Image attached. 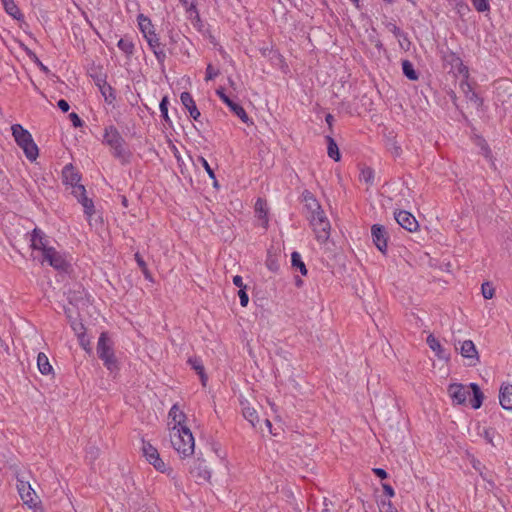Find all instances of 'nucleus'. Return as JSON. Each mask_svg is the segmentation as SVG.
Wrapping results in <instances>:
<instances>
[{
  "label": "nucleus",
  "mask_w": 512,
  "mask_h": 512,
  "mask_svg": "<svg viewBox=\"0 0 512 512\" xmlns=\"http://www.w3.org/2000/svg\"><path fill=\"white\" fill-rule=\"evenodd\" d=\"M246 288H242L238 291V296L240 298V304L242 307H246L249 302L248 294L246 293Z\"/></svg>",
  "instance_id": "8fccbe9b"
},
{
  "label": "nucleus",
  "mask_w": 512,
  "mask_h": 512,
  "mask_svg": "<svg viewBox=\"0 0 512 512\" xmlns=\"http://www.w3.org/2000/svg\"><path fill=\"white\" fill-rule=\"evenodd\" d=\"M380 511L381 512H398L392 505L391 501L388 500V501H381V504H380Z\"/></svg>",
  "instance_id": "09e8293b"
},
{
  "label": "nucleus",
  "mask_w": 512,
  "mask_h": 512,
  "mask_svg": "<svg viewBox=\"0 0 512 512\" xmlns=\"http://www.w3.org/2000/svg\"><path fill=\"white\" fill-rule=\"evenodd\" d=\"M233 284L237 287H239L240 289L242 288H246V286L243 284V279L241 276L239 275H236L233 277Z\"/></svg>",
  "instance_id": "13d9d810"
},
{
  "label": "nucleus",
  "mask_w": 512,
  "mask_h": 512,
  "mask_svg": "<svg viewBox=\"0 0 512 512\" xmlns=\"http://www.w3.org/2000/svg\"><path fill=\"white\" fill-rule=\"evenodd\" d=\"M265 425L269 429V432L272 433V431H271L272 423L270 422V420L266 419L265 420Z\"/></svg>",
  "instance_id": "774afa93"
},
{
  "label": "nucleus",
  "mask_w": 512,
  "mask_h": 512,
  "mask_svg": "<svg viewBox=\"0 0 512 512\" xmlns=\"http://www.w3.org/2000/svg\"><path fill=\"white\" fill-rule=\"evenodd\" d=\"M326 141H327V154L330 158H332L334 161L338 162L341 158V155H340V152H339V148H338V145L336 143V141L334 140L333 137L331 136H326Z\"/></svg>",
  "instance_id": "b1692460"
},
{
  "label": "nucleus",
  "mask_w": 512,
  "mask_h": 512,
  "mask_svg": "<svg viewBox=\"0 0 512 512\" xmlns=\"http://www.w3.org/2000/svg\"><path fill=\"white\" fill-rule=\"evenodd\" d=\"M143 274L145 275V278L146 279H149L151 280V274L150 272L148 271V268L146 267V270H142Z\"/></svg>",
  "instance_id": "338daca9"
},
{
  "label": "nucleus",
  "mask_w": 512,
  "mask_h": 512,
  "mask_svg": "<svg viewBox=\"0 0 512 512\" xmlns=\"http://www.w3.org/2000/svg\"><path fill=\"white\" fill-rule=\"evenodd\" d=\"M190 473L198 483L209 482L211 479V471L205 464V460L200 457H198L190 467Z\"/></svg>",
  "instance_id": "1a4fd4ad"
},
{
  "label": "nucleus",
  "mask_w": 512,
  "mask_h": 512,
  "mask_svg": "<svg viewBox=\"0 0 512 512\" xmlns=\"http://www.w3.org/2000/svg\"><path fill=\"white\" fill-rule=\"evenodd\" d=\"M71 328L74 330V332L79 336L80 334L85 333V327L84 325L79 322L77 319L70 321Z\"/></svg>",
  "instance_id": "c03bdc74"
},
{
  "label": "nucleus",
  "mask_w": 512,
  "mask_h": 512,
  "mask_svg": "<svg viewBox=\"0 0 512 512\" xmlns=\"http://www.w3.org/2000/svg\"><path fill=\"white\" fill-rule=\"evenodd\" d=\"M98 86L105 101L111 104L116 99L114 89L106 81L102 84L98 83Z\"/></svg>",
  "instance_id": "cd10ccee"
},
{
  "label": "nucleus",
  "mask_w": 512,
  "mask_h": 512,
  "mask_svg": "<svg viewBox=\"0 0 512 512\" xmlns=\"http://www.w3.org/2000/svg\"><path fill=\"white\" fill-rule=\"evenodd\" d=\"M188 363L191 365V367L197 372V374H201L204 372V366L200 359L198 358H189Z\"/></svg>",
  "instance_id": "a19ab883"
},
{
  "label": "nucleus",
  "mask_w": 512,
  "mask_h": 512,
  "mask_svg": "<svg viewBox=\"0 0 512 512\" xmlns=\"http://www.w3.org/2000/svg\"><path fill=\"white\" fill-rule=\"evenodd\" d=\"M78 339H79V343L82 346V348L86 352L91 353L92 350H91V347H90V340L86 338L85 333L80 334L78 336Z\"/></svg>",
  "instance_id": "49530a36"
},
{
  "label": "nucleus",
  "mask_w": 512,
  "mask_h": 512,
  "mask_svg": "<svg viewBox=\"0 0 512 512\" xmlns=\"http://www.w3.org/2000/svg\"><path fill=\"white\" fill-rule=\"evenodd\" d=\"M198 161L203 166V168L207 172V174L210 177V179H212L214 181V186L217 187L218 183H217V180H216V176H215L214 170L210 167V165L207 162V160L204 157L200 156L198 158Z\"/></svg>",
  "instance_id": "c9c22d12"
},
{
  "label": "nucleus",
  "mask_w": 512,
  "mask_h": 512,
  "mask_svg": "<svg viewBox=\"0 0 512 512\" xmlns=\"http://www.w3.org/2000/svg\"><path fill=\"white\" fill-rule=\"evenodd\" d=\"M17 489L19 495L25 505H27L34 512H44L41 501L36 495L34 489L28 482L18 479Z\"/></svg>",
  "instance_id": "423d86ee"
},
{
  "label": "nucleus",
  "mask_w": 512,
  "mask_h": 512,
  "mask_svg": "<svg viewBox=\"0 0 512 512\" xmlns=\"http://www.w3.org/2000/svg\"><path fill=\"white\" fill-rule=\"evenodd\" d=\"M135 260L139 267L141 268V270H146L147 265L139 253L135 254Z\"/></svg>",
  "instance_id": "bf43d9fd"
},
{
  "label": "nucleus",
  "mask_w": 512,
  "mask_h": 512,
  "mask_svg": "<svg viewBox=\"0 0 512 512\" xmlns=\"http://www.w3.org/2000/svg\"><path fill=\"white\" fill-rule=\"evenodd\" d=\"M69 118L72 121L74 127L78 128V127L83 126V121L81 120V118L78 116L77 113H75V112L70 113Z\"/></svg>",
  "instance_id": "603ef678"
},
{
  "label": "nucleus",
  "mask_w": 512,
  "mask_h": 512,
  "mask_svg": "<svg viewBox=\"0 0 512 512\" xmlns=\"http://www.w3.org/2000/svg\"><path fill=\"white\" fill-rule=\"evenodd\" d=\"M471 463H472V466H473L474 469H476L478 471L480 470V465H481L480 461H478L475 458H473Z\"/></svg>",
  "instance_id": "69168bd1"
},
{
  "label": "nucleus",
  "mask_w": 512,
  "mask_h": 512,
  "mask_svg": "<svg viewBox=\"0 0 512 512\" xmlns=\"http://www.w3.org/2000/svg\"><path fill=\"white\" fill-rule=\"evenodd\" d=\"M57 106H58V107H59V109H60L61 111H63L64 113L68 112V111H69V108H70V106H69L68 102H67L66 100H64V99H60V100L58 101V103H57Z\"/></svg>",
  "instance_id": "5fc2aeb1"
},
{
  "label": "nucleus",
  "mask_w": 512,
  "mask_h": 512,
  "mask_svg": "<svg viewBox=\"0 0 512 512\" xmlns=\"http://www.w3.org/2000/svg\"><path fill=\"white\" fill-rule=\"evenodd\" d=\"M395 220L402 228L409 232H414L419 227L418 221L414 215L405 210L395 212Z\"/></svg>",
  "instance_id": "9d476101"
},
{
  "label": "nucleus",
  "mask_w": 512,
  "mask_h": 512,
  "mask_svg": "<svg viewBox=\"0 0 512 512\" xmlns=\"http://www.w3.org/2000/svg\"><path fill=\"white\" fill-rule=\"evenodd\" d=\"M168 417L172 420V422H174L172 428L180 429V427H187L186 425H184L186 421V414L179 409L177 404H174L171 407Z\"/></svg>",
  "instance_id": "412c9836"
},
{
  "label": "nucleus",
  "mask_w": 512,
  "mask_h": 512,
  "mask_svg": "<svg viewBox=\"0 0 512 512\" xmlns=\"http://www.w3.org/2000/svg\"><path fill=\"white\" fill-rule=\"evenodd\" d=\"M64 312L67 316V318L69 319V321L71 320H74L75 318H73V315H72V310L70 308H64Z\"/></svg>",
  "instance_id": "0e129e2a"
},
{
  "label": "nucleus",
  "mask_w": 512,
  "mask_h": 512,
  "mask_svg": "<svg viewBox=\"0 0 512 512\" xmlns=\"http://www.w3.org/2000/svg\"><path fill=\"white\" fill-rule=\"evenodd\" d=\"M481 292L485 299H492L495 294V289L490 282H484L481 286Z\"/></svg>",
  "instance_id": "e433bc0d"
},
{
  "label": "nucleus",
  "mask_w": 512,
  "mask_h": 512,
  "mask_svg": "<svg viewBox=\"0 0 512 512\" xmlns=\"http://www.w3.org/2000/svg\"><path fill=\"white\" fill-rule=\"evenodd\" d=\"M217 95L220 99L230 108V110L237 115L244 123H248L249 117L244 110V108L238 104L233 102L225 93L222 88L216 90Z\"/></svg>",
  "instance_id": "ddd939ff"
},
{
  "label": "nucleus",
  "mask_w": 512,
  "mask_h": 512,
  "mask_svg": "<svg viewBox=\"0 0 512 512\" xmlns=\"http://www.w3.org/2000/svg\"><path fill=\"white\" fill-rule=\"evenodd\" d=\"M160 111L161 116L165 120V122L170 123V118L168 116V99L167 97H164L160 102Z\"/></svg>",
  "instance_id": "ea45409f"
},
{
  "label": "nucleus",
  "mask_w": 512,
  "mask_h": 512,
  "mask_svg": "<svg viewBox=\"0 0 512 512\" xmlns=\"http://www.w3.org/2000/svg\"><path fill=\"white\" fill-rule=\"evenodd\" d=\"M311 225L316 239L320 243H325L330 236V223L324 214V211H318L311 216Z\"/></svg>",
  "instance_id": "0eeeda50"
},
{
  "label": "nucleus",
  "mask_w": 512,
  "mask_h": 512,
  "mask_svg": "<svg viewBox=\"0 0 512 512\" xmlns=\"http://www.w3.org/2000/svg\"><path fill=\"white\" fill-rule=\"evenodd\" d=\"M37 366L39 371L43 375H48L53 371V368L49 363L48 357L43 352H40L37 356Z\"/></svg>",
  "instance_id": "5701e85b"
},
{
  "label": "nucleus",
  "mask_w": 512,
  "mask_h": 512,
  "mask_svg": "<svg viewBox=\"0 0 512 512\" xmlns=\"http://www.w3.org/2000/svg\"><path fill=\"white\" fill-rule=\"evenodd\" d=\"M69 303L73 306H85L89 303V298L84 290H73L68 293Z\"/></svg>",
  "instance_id": "aec40b11"
},
{
  "label": "nucleus",
  "mask_w": 512,
  "mask_h": 512,
  "mask_svg": "<svg viewBox=\"0 0 512 512\" xmlns=\"http://www.w3.org/2000/svg\"><path fill=\"white\" fill-rule=\"evenodd\" d=\"M103 143L111 148L113 156L122 164L130 162L131 153L126 149L125 140L115 126L105 128Z\"/></svg>",
  "instance_id": "7ed1b4c3"
},
{
  "label": "nucleus",
  "mask_w": 512,
  "mask_h": 512,
  "mask_svg": "<svg viewBox=\"0 0 512 512\" xmlns=\"http://www.w3.org/2000/svg\"><path fill=\"white\" fill-rule=\"evenodd\" d=\"M482 151H483V155L486 157V158H491V150L490 148L488 147V145L486 143H484L481 147Z\"/></svg>",
  "instance_id": "052dcab7"
},
{
  "label": "nucleus",
  "mask_w": 512,
  "mask_h": 512,
  "mask_svg": "<svg viewBox=\"0 0 512 512\" xmlns=\"http://www.w3.org/2000/svg\"><path fill=\"white\" fill-rule=\"evenodd\" d=\"M382 488L385 495H387L388 497H393L395 495L394 489L392 488L391 485L384 483L382 484Z\"/></svg>",
  "instance_id": "6e6d98bb"
},
{
  "label": "nucleus",
  "mask_w": 512,
  "mask_h": 512,
  "mask_svg": "<svg viewBox=\"0 0 512 512\" xmlns=\"http://www.w3.org/2000/svg\"><path fill=\"white\" fill-rule=\"evenodd\" d=\"M462 87H463V91L466 95V98L469 101L474 102L477 107L482 104V100L479 98V96L474 91H472L469 84H467V83L462 84Z\"/></svg>",
  "instance_id": "72a5a7b5"
},
{
  "label": "nucleus",
  "mask_w": 512,
  "mask_h": 512,
  "mask_svg": "<svg viewBox=\"0 0 512 512\" xmlns=\"http://www.w3.org/2000/svg\"><path fill=\"white\" fill-rule=\"evenodd\" d=\"M113 341L107 332H102L99 336L97 343V354L100 359H103L110 354H115L113 349Z\"/></svg>",
  "instance_id": "4468645a"
},
{
  "label": "nucleus",
  "mask_w": 512,
  "mask_h": 512,
  "mask_svg": "<svg viewBox=\"0 0 512 512\" xmlns=\"http://www.w3.org/2000/svg\"><path fill=\"white\" fill-rule=\"evenodd\" d=\"M427 344L430 347V349L436 353V356L439 359H448L447 355L445 354V350L441 346L440 342L433 335H429L427 337Z\"/></svg>",
  "instance_id": "4be33fe9"
},
{
  "label": "nucleus",
  "mask_w": 512,
  "mask_h": 512,
  "mask_svg": "<svg viewBox=\"0 0 512 512\" xmlns=\"http://www.w3.org/2000/svg\"><path fill=\"white\" fill-rule=\"evenodd\" d=\"M475 9L478 12H484L489 10V3L487 0H471Z\"/></svg>",
  "instance_id": "37998d69"
},
{
  "label": "nucleus",
  "mask_w": 512,
  "mask_h": 512,
  "mask_svg": "<svg viewBox=\"0 0 512 512\" xmlns=\"http://www.w3.org/2000/svg\"><path fill=\"white\" fill-rule=\"evenodd\" d=\"M180 99L183 106L188 110L190 116L197 121L200 117V112L192 98V95L189 92H182Z\"/></svg>",
  "instance_id": "2eb2a0df"
},
{
  "label": "nucleus",
  "mask_w": 512,
  "mask_h": 512,
  "mask_svg": "<svg viewBox=\"0 0 512 512\" xmlns=\"http://www.w3.org/2000/svg\"><path fill=\"white\" fill-rule=\"evenodd\" d=\"M24 50L26 51L29 58L33 60L42 71L48 72V68L38 59V57L32 50H30L28 47H25Z\"/></svg>",
  "instance_id": "58836bf2"
},
{
  "label": "nucleus",
  "mask_w": 512,
  "mask_h": 512,
  "mask_svg": "<svg viewBox=\"0 0 512 512\" xmlns=\"http://www.w3.org/2000/svg\"><path fill=\"white\" fill-rule=\"evenodd\" d=\"M103 361L104 366L112 373L119 370L118 361L115 357V354H110L109 356L101 359Z\"/></svg>",
  "instance_id": "f704fd0d"
},
{
  "label": "nucleus",
  "mask_w": 512,
  "mask_h": 512,
  "mask_svg": "<svg viewBox=\"0 0 512 512\" xmlns=\"http://www.w3.org/2000/svg\"><path fill=\"white\" fill-rule=\"evenodd\" d=\"M142 451L143 455L145 456L146 460L149 462L152 459L156 458L159 455L158 450L152 446L149 442L143 441L142 442Z\"/></svg>",
  "instance_id": "c756f323"
},
{
  "label": "nucleus",
  "mask_w": 512,
  "mask_h": 512,
  "mask_svg": "<svg viewBox=\"0 0 512 512\" xmlns=\"http://www.w3.org/2000/svg\"><path fill=\"white\" fill-rule=\"evenodd\" d=\"M72 187V194L76 197V198H79L80 196H83L84 193H86V189L83 185L81 184H76L74 186H71Z\"/></svg>",
  "instance_id": "3c124183"
},
{
  "label": "nucleus",
  "mask_w": 512,
  "mask_h": 512,
  "mask_svg": "<svg viewBox=\"0 0 512 512\" xmlns=\"http://www.w3.org/2000/svg\"><path fill=\"white\" fill-rule=\"evenodd\" d=\"M386 27L390 32H392L397 38L403 37L404 33L401 31V29L394 23L389 22L386 24Z\"/></svg>",
  "instance_id": "de8ad7c7"
},
{
  "label": "nucleus",
  "mask_w": 512,
  "mask_h": 512,
  "mask_svg": "<svg viewBox=\"0 0 512 512\" xmlns=\"http://www.w3.org/2000/svg\"><path fill=\"white\" fill-rule=\"evenodd\" d=\"M495 430L492 428H487L483 430V433L481 434L484 439L487 441V443L491 444L492 446H495L493 438L495 435Z\"/></svg>",
  "instance_id": "a18cd8bd"
},
{
  "label": "nucleus",
  "mask_w": 512,
  "mask_h": 512,
  "mask_svg": "<svg viewBox=\"0 0 512 512\" xmlns=\"http://www.w3.org/2000/svg\"><path fill=\"white\" fill-rule=\"evenodd\" d=\"M42 262H47L50 266L59 271H66L69 266L63 255L53 247L44 250L42 253Z\"/></svg>",
  "instance_id": "6e6552de"
},
{
  "label": "nucleus",
  "mask_w": 512,
  "mask_h": 512,
  "mask_svg": "<svg viewBox=\"0 0 512 512\" xmlns=\"http://www.w3.org/2000/svg\"><path fill=\"white\" fill-rule=\"evenodd\" d=\"M360 179L364 180L366 183L371 184L374 179V171L370 167H366L362 169L360 174Z\"/></svg>",
  "instance_id": "4c0bfd02"
},
{
  "label": "nucleus",
  "mask_w": 512,
  "mask_h": 512,
  "mask_svg": "<svg viewBox=\"0 0 512 512\" xmlns=\"http://www.w3.org/2000/svg\"><path fill=\"white\" fill-rule=\"evenodd\" d=\"M402 70L403 74L409 79V80H417L418 74L414 69L413 64L409 60H404L402 62Z\"/></svg>",
  "instance_id": "7c9ffc66"
},
{
  "label": "nucleus",
  "mask_w": 512,
  "mask_h": 512,
  "mask_svg": "<svg viewBox=\"0 0 512 512\" xmlns=\"http://www.w3.org/2000/svg\"><path fill=\"white\" fill-rule=\"evenodd\" d=\"M291 262H292V266L294 268L299 269V271L302 275L305 276L307 274L306 266H305L304 262L302 261L301 255L298 252L292 253Z\"/></svg>",
  "instance_id": "473e14b6"
},
{
  "label": "nucleus",
  "mask_w": 512,
  "mask_h": 512,
  "mask_svg": "<svg viewBox=\"0 0 512 512\" xmlns=\"http://www.w3.org/2000/svg\"><path fill=\"white\" fill-rule=\"evenodd\" d=\"M63 182L66 185L74 186L79 184L81 179L80 174L74 169L72 164H68L64 167L62 171Z\"/></svg>",
  "instance_id": "6ab92c4d"
},
{
  "label": "nucleus",
  "mask_w": 512,
  "mask_h": 512,
  "mask_svg": "<svg viewBox=\"0 0 512 512\" xmlns=\"http://www.w3.org/2000/svg\"><path fill=\"white\" fill-rule=\"evenodd\" d=\"M218 75V71L214 70L213 66L209 64L206 68V80H212Z\"/></svg>",
  "instance_id": "864d4df0"
},
{
  "label": "nucleus",
  "mask_w": 512,
  "mask_h": 512,
  "mask_svg": "<svg viewBox=\"0 0 512 512\" xmlns=\"http://www.w3.org/2000/svg\"><path fill=\"white\" fill-rule=\"evenodd\" d=\"M325 121H326V123L328 124L329 128H331V127H332V125H333V122H334V117H333V115H331V114H327V115H326V117H325Z\"/></svg>",
  "instance_id": "680f3d73"
},
{
  "label": "nucleus",
  "mask_w": 512,
  "mask_h": 512,
  "mask_svg": "<svg viewBox=\"0 0 512 512\" xmlns=\"http://www.w3.org/2000/svg\"><path fill=\"white\" fill-rule=\"evenodd\" d=\"M266 201L258 198L255 203V212L258 214L259 218L263 219V227L267 228L268 226V218H267V207Z\"/></svg>",
  "instance_id": "a878e982"
},
{
  "label": "nucleus",
  "mask_w": 512,
  "mask_h": 512,
  "mask_svg": "<svg viewBox=\"0 0 512 512\" xmlns=\"http://www.w3.org/2000/svg\"><path fill=\"white\" fill-rule=\"evenodd\" d=\"M117 46L127 56H131L134 53V44L129 38H121Z\"/></svg>",
  "instance_id": "2f4dec72"
},
{
  "label": "nucleus",
  "mask_w": 512,
  "mask_h": 512,
  "mask_svg": "<svg viewBox=\"0 0 512 512\" xmlns=\"http://www.w3.org/2000/svg\"><path fill=\"white\" fill-rule=\"evenodd\" d=\"M11 129L15 141L23 149L27 159L30 161L36 160L39 150L29 131L24 129L20 124H14Z\"/></svg>",
  "instance_id": "39448f33"
},
{
  "label": "nucleus",
  "mask_w": 512,
  "mask_h": 512,
  "mask_svg": "<svg viewBox=\"0 0 512 512\" xmlns=\"http://www.w3.org/2000/svg\"><path fill=\"white\" fill-rule=\"evenodd\" d=\"M200 376V380H201V383L203 386H206V383H207V380H208V377L207 375L205 374V371L202 372L201 374H199Z\"/></svg>",
  "instance_id": "e2e57ef3"
},
{
  "label": "nucleus",
  "mask_w": 512,
  "mask_h": 512,
  "mask_svg": "<svg viewBox=\"0 0 512 512\" xmlns=\"http://www.w3.org/2000/svg\"><path fill=\"white\" fill-rule=\"evenodd\" d=\"M460 353L461 355L468 359L470 366H475L477 363L480 362L479 354L476 349L475 344L471 340H465L463 342H460Z\"/></svg>",
  "instance_id": "f8f14e48"
},
{
  "label": "nucleus",
  "mask_w": 512,
  "mask_h": 512,
  "mask_svg": "<svg viewBox=\"0 0 512 512\" xmlns=\"http://www.w3.org/2000/svg\"><path fill=\"white\" fill-rule=\"evenodd\" d=\"M499 402L503 409L512 410V385H502L499 392Z\"/></svg>",
  "instance_id": "a211bd4d"
},
{
  "label": "nucleus",
  "mask_w": 512,
  "mask_h": 512,
  "mask_svg": "<svg viewBox=\"0 0 512 512\" xmlns=\"http://www.w3.org/2000/svg\"><path fill=\"white\" fill-rule=\"evenodd\" d=\"M78 202L82 204L84 212L87 216H92L95 213L94 203L92 199L88 198L86 193L77 198Z\"/></svg>",
  "instance_id": "c85d7f7f"
},
{
  "label": "nucleus",
  "mask_w": 512,
  "mask_h": 512,
  "mask_svg": "<svg viewBox=\"0 0 512 512\" xmlns=\"http://www.w3.org/2000/svg\"><path fill=\"white\" fill-rule=\"evenodd\" d=\"M1 1L7 14H9L10 16L17 20H20L22 18V14L13 0Z\"/></svg>",
  "instance_id": "393cba45"
},
{
  "label": "nucleus",
  "mask_w": 512,
  "mask_h": 512,
  "mask_svg": "<svg viewBox=\"0 0 512 512\" xmlns=\"http://www.w3.org/2000/svg\"><path fill=\"white\" fill-rule=\"evenodd\" d=\"M149 463L152 464L157 471H160L162 473L166 472L167 470L164 461L160 458V455L157 456V459L154 458L151 461H149Z\"/></svg>",
  "instance_id": "79ce46f5"
},
{
  "label": "nucleus",
  "mask_w": 512,
  "mask_h": 512,
  "mask_svg": "<svg viewBox=\"0 0 512 512\" xmlns=\"http://www.w3.org/2000/svg\"><path fill=\"white\" fill-rule=\"evenodd\" d=\"M138 23L141 32L143 33L145 39L148 42L149 47L153 51L156 59L160 64H163L166 59L165 51L159 41V38L155 34L153 30V25L151 20L144 15L140 14L138 16Z\"/></svg>",
  "instance_id": "20e7f679"
},
{
  "label": "nucleus",
  "mask_w": 512,
  "mask_h": 512,
  "mask_svg": "<svg viewBox=\"0 0 512 512\" xmlns=\"http://www.w3.org/2000/svg\"><path fill=\"white\" fill-rule=\"evenodd\" d=\"M373 472L375 475H377L380 479H386L388 477L387 472L382 468H375L373 469Z\"/></svg>",
  "instance_id": "4d7b16f0"
},
{
  "label": "nucleus",
  "mask_w": 512,
  "mask_h": 512,
  "mask_svg": "<svg viewBox=\"0 0 512 512\" xmlns=\"http://www.w3.org/2000/svg\"><path fill=\"white\" fill-rule=\"evenodd\" d=\"M469 389L473 393V398L470 400L471 406L474 409H479L483 403L484 394L476 383H471L469 386L452 383L448 386V394L454 404L462 405L466 403L467 397L470 395Z\"/></svg>",
  "instance_id": "f257e3e1"
},
{
  "label": "nucleus",
  "mask_w": 512,
  "mask_h": 512,
  "mask_svg": "<svg viewBox=\"0 0 512 512\" xmlns=\"http://www.w3.org/2000/svg\"><path fill=\"white\" fill-rule=\"evenodd\" d=\"M240 405L242 408L243 417L248 420L253 427H256V423L259 421L256 409L252 407L250 403L245 399L240 400Z\"/></svg>",
  "instance_id": "f3484780"
},
{
  "label": "nucleus",
  "mask_w": 512,
  "mask_h": 512,
  "mask_svg": "<svg viewBox=\"0 0 512 512\" xmlns=\"http://www.w3.org/2000/svg\"><path fill=\"white\" fill-rule=\"evenodd\" d=\"M31 247L35 250H41L42 253L45 249L50 247L47 245V239L45 234L39 228H35L31 237Z\"/></svg>",
  "instance_id": "dca6fc26"
},
{
  "label": "nucleus",
  "mask_w": 512,
  "mask_h": 512,
  "mask_svg": "<svg viewBox=\"0 0 512 512\" xmlns=\"http://www.w3.org/2000/svg\"><path fill=\"white\" fill-rule=\"evenodd\" d=\"M372 240L375 246L382 253H386L387 250V233L385 227L380 224H374L371 227Z\"/></svg>",
  "instance_id": "9b49d317"
},
{
  "label": "nucleus",
  "mask_w": 512,
  "mask_h": 512,
  "mask_svg": "<svg viewBox=\"0 0 512 512\" xmlns=\"http://www.w3.org/2000/svg\"><path fill=\"white\" fill-rule=\"evenodd\" d=\"M170 441L181 458L184 459L194 453L195 441L188 427L170 428Z\"/></svg>",
  "instance_id": "f03ea898"
},
{
  "label": "nucleus",
  "mask_w": 512,
  "mask_h": 512,
  "mask_svg": "<svg viewBox=\"0 0 512 512\" xmlns=\"http://www.w3.org/2000/svg\"><path fill=\"white\" fill-rule=\"evenodd\" d=\"M303 196L306 206L311 211L312 215L317 214L318 211H323L316 198L310 192L306 191Z\"/></svg>",
  "instance_id": "bb28decb"
}]
</instances>
